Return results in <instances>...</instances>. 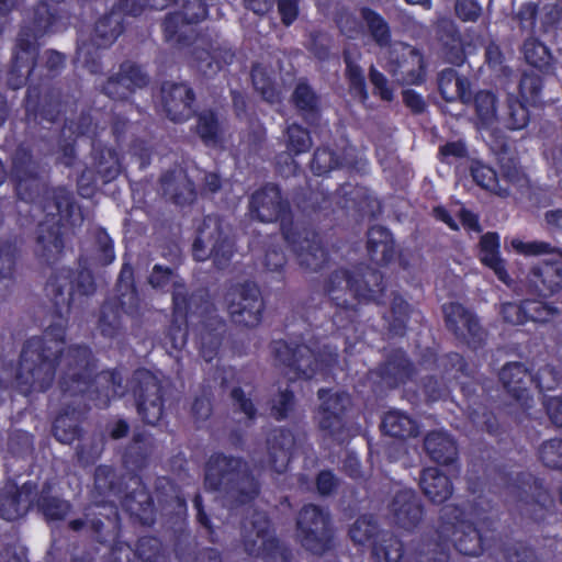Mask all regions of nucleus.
<instances>
[{
    "label": "nucleus",
    "mask_w": 562,
    "mask_h": 562,
    "mask_svg": "<svg viewBox=\"0 0 562 562\" xmlns=\"http://www.w3.org/2000/svg\"><path fill=\"white\" fill-rule=\"evenodd\" d=\"M61 325L47 328L42 336L32 337L23 346L19 366L0 370V384L13 380L24 394L47 390L59 371V385L65 394L76 395L88 390L94 369L90 350L82 346L65 349Z\"/></svg>",
    "instance_id": "nucleus-1"
},
{
    "label": "nucleus",
    "mask_w": 562,
    "mask_h": 562,
    "mask_svg": "<svg viewBox=\"0 0 562 562\" xmlns=\"http://www.w3.org/2000/svg\"><path fill=\"white\" fill-rule=\"evenodd\" d=\"M43 211L45 218L36 231L34 252L42 261L50 263L58 259L64 249L63 222L76 226L81 218L70 192L64 188L46 192Z\"/></svg>",
    "instance_id": "nucleus-2"
},
{
    "label": "nucleus",
    "mask_w": 562,
    "mask_h": 562,
    "mask_svg": "<svg viewBox=\"0 0 562 562\" xmlns=\"http://www.w3.org/2000/svg\"><path fill=\"white\" fill-rule=\"evenodd\" d=\"M273 352L283 373L289 380L325 378L337 366L336 348L328 344L314 342L292 346L285 341H274Z\"/></svg>",
    "instance_id": "nucleus-3"
},
{
    "label": "nucleus",
    "mask_w": 562,
    "mask_h": 562,
    "mask_svg": "<svg viewBox=\"0 0 562 562\" xmlns=\"http://www.w3.org/2000/svg\"><path fill=\"white\" fill-rule=\"evenodd\" d=\"M436 532L442 543L452 542L460 553L476 557L492 539L493 522L484 519L474 525L461 508L447 505L440 510Z\"/></svg>",
    "instance_id": "nucleus-4"
},
{
    "label": "nucleus",
    "mask_w": 562,
    "mask_h": 562,
    "mask_svg": "<svg viewBox=\"0 0 562 562\" xmlns=\"http://www.w3.org/2000/svg\"><path fill=\"white\" fill-rule=\"evenodd\" d=\"M205 485L214 491H223L228 498L244 504L258 493V485L248 473L246 464L236 458L214 454L210 458Z\"/></svg>",
    "instance_id": "nucleus-5"
},
{
    "label": "nucleus",
    "mask_w": 562,
    "mask_h": 562,
    "mask_svg": "<svg viewBox=\"0 0 562 562\" xmlns=\"http://www.w3.org/2000/svg\"><path fill=\"white\" fill-rule=\"evenodd\" d=\"M143 11V4L137 0H121L110 14L101 18L95 25L93 44L82 43L77 49V63L95 74L100 70L99 54L92 50V46H110L123 31V14L136 16Z\"/></svg>",
    "instance_id": "nucleus-6"
},
{
    "label": "nucleus",
    "mask_w": 562,
    "mask_h": 562,
    "mask_svg": "<svg viewBox=\"0 0 562 562\" xmlns=\"http://www.w3.org/2000/svg\"><path fill=\"white\" fill-rule=\"evenodd\" d=\"M55 23V15L46 3H41L34 11V30L29 34L23 30L18 38L12 67L8 76V85L12 89L21 88L31 74L37 49L35 41L38 36L50 31Z\"/></svg>",
    "instance_id": "nucleus-7"
},
{
    "label": "nucleus",
    "mask_w": 562,
    "mask_h": 562,
    "mask_svg": "<svg viewBox=\"0 0 562 562\" xmlns=\"http://www.w3.org/2000/svg\"><path fill=\"white\" fill-rule=\"evenodd\" d=\"M240 541L244 551L267 562H288L289 553L283 549L265 513L256 512L241 525Z\"/></svg>",
    "instance_id": "nucleus-8"
},
{
    "label": "nucleus",
    "mask_w": 562,
    "mask_h": 562,
    "mask_svg": "<svg viewBox=\"0 0 562 562\" xmlns=\"http://www.w3.org/2000/svg\"><path fill=\"white\" fill-rule=\"evenodd\" d=\"M233 252V243L221 220L213 215L206 216L193 244L194 258L199 261L212 258L218 268H224L232 259Z\"/></svg>",
    "instance_id": "nucleus-9"
},
{
    "label": "nucleus",
    "mask_w": 562,
    "mask_h": 562,
    "mask_svg": "<svg viewBox=\"0 0 562 562\" xmlns=\"http://www.w3.org/2000/svg\"><path fill=\"white\" fill-rule=\"evenodd\" d=\"M45 290L47 296L61 312L68 311L76 297L93 294L95 285L89 270L72 271L61 268L49 277Z\"/></svg>",
    "instance_id": "nucleus-10"
},
{
    "label": "nucleus",
    "mask_w": 562,
    "mask_h": 562,
    "mask_svg": "<svg viewBox=\"0 0 562 562\" xmlns=\"http://www.w3.org/2000/svg\"><path fill=\"white\" fill-rule=\"evenodd\" d=\"M382 290V277L375 270L352 274L347 270H338L330 274L325 286L326 293L334 301L341 299L340 292H350L360 300H376Z\"/></svg>",
    "instance_id": "nucleus-11"
},
{
    "label": "nucleus",
    "mask_w": 562,
    "mask_h": 562,
    "mask_svg": "<svg viewBox=\"0 0 562 562\" xmlns=\"http://www.w3.org/2000/svg\"><path fill=\"white\" fill-rule=\"evenodd\" d=\"M296 536L307 551L325 553L331 539L328 514L316 505L304 506L296 520Z\"/></svg>",
    "instance_id": "nucleus-12"
},
{
    "label": "nucleus",
    "mask_w": 562,
    "mask_h": 562,
    "mask_svg": "<svg viewBox=\"0 0 562 562\" xmlns=\"http://www.w3.org/2000/svg\"><path fill=\"white\" fill-rule=\"evenodd\" d=\"M182 9L183 12L169 13L164 22L165 41L177 49L191 45L195 35L192 24L206 16V8L202 0L183 1Z\"/></svg>",
    "instance_id": "nucleus-13"
},
{
    "label": "nucleus",
    "mask_w": 562,
    "mask_h": 562,
    "mask_svg": "<svg viewBox=\"0 0 562 562\" xmlns=\"http://www.w3.org/2000/svg\"><path fill=\"white\" fill-rule=\"evenodd\" d=\"M385 69L401 85H419L424 80V60L413 46L392 43L387 49Z\"/></svg>",
    "instance_id": "nucleus-14"
},
{
    "label": "nucleus",
    "mask_w": 562,
    "mask_h": 562,
    "mask_svg": "<svg viewBox=\"0 0 562 562\" xmlns=\"http://www.w3.org/2000/svg\"><path fill=\"white\" fill-rule=\"evenodd\" d=\"M173 273L169 268H165L160 265H156L149 277V283L154 288H162L168 282L173 281L172 302H173V316L175 323L178 324V337L173 338V346L179 348L186 342V331H182L181 325L190 322L194 323V316L198 314L196 311L191 310V303L193 297L188 301L187 291L182 284L173 280Z\"/></svg>",
    "instance_id": "nucleus-15"
},
{
    "label": "nucleus",
    "mask_w": 562,
    "mask_h": 562,
    "mask_svg": "<svg viewBox=\"0 0 562 562\" xmlns=\"http://www.w3.org/2000/svg\"><path fill=\"white\" fill-rule=\"evenodd\" d=\"M225 300L235 323L249 327L259 324L263 304L256 285L244 284L232 288Z\"/></svg>",
    "instance_id": "nucleus-16"
},
{
    "label": "nucleus",
    "mask_w": 562,
    "mask_h": 562,
    "mask_svg": "<svg viewBox=\"0 0 562 562\" xmlns=\"http://www.w3.org/2000/svg\"><path fill=\"white\" fill-rule=\"evenodd\" d=\"M12 179L20 199L34 201L43 189L40 166L25 148H19L12 160Z\"/></svg>",
    "instance_id": "nucleus-17"
},
{
    "label": "nucleus",
    "mask_w": 562,
    "mask_h": 562,
    "mask_svg": "<svg viewBox=\"0 0 562 562\" xmlns=\"http://www.w3.org/2000/svg\"><path fill=\"white\" fill-rule=\"evenodd\" d=\"M317 396L319 404L315 412V420L322 430L334 436L342 428L350 397L345 392L325 389H321Z\"/></svg>",
    "instance_id": "nucleus-18"
},
{
    "label": "nucleus",
    "mask_w": 562,
    "mask_h": 562,
    "mask_svg": "<svg viewBox=\"0 0 562 562\" xmlns=\"http://www.w3.org/2000/svg\"><path fill=\"white\" fill-rule=\"evenodd\" d=\"M135 380L138 382L135 390L138 413L147 424L155 425L164 412L160 383L147 371H138Z\"/></svg>",
    "instance_id": "nucleus-19"
},
{
    "label": "nucleus",
    "mask_w": 562,
    "mask_h": 562,
    "mask_svg": "<svg viewBox=\"0 0 562 562\" xmlns=\"http://www.w3.org/2000/svg\"><path fill=\"white\" fill-rule=\"evenodd\" d=\"M250 210L261 222H273L280 220L282 231H290L285 227L289 220V205L281 198L278 187L269 184L256 191L251 196Z\"/></svg>",
    "instance_id": "nucleus-20"
},
{
    "label": "nucleus",
    "mask_w": 562,
    "mask_h": 562,
    "mask_svg": "<svg viewBox=\"0 0 562 562\" xmlns=\"http://www.w3.org/2000/svg\"><path fill=\"white\" fill-rule=\"evenodd\" d=\"M447 327L460 339L476 347L483 341L484 330L476 316L459 303L443 305Z\"/></svg>",
    "instance_id": "nucleus-21"
},
{
    "label": "nucleus",
    "mask_w": 562,
    "mask_h": 562,
    "mask_svg": "<svg viewBox=\"0 0 562 562\" xmlns=\"http://www.w3.org/2000/svg\"><path fill=\"white\" fill-rule=\"evenodd\" d=\"M424 516L423 505L412 490L395 493L389 505V519L392 524L406 531L414 530Z\"/></svg>",
    "instance_id": "nucleus-22"
},
{
    "label": "nucleus",
    "mask_w": 562,
    "mask_h": 562,
    "mask_svg": "<svg viewBox=\"0 0 562 562\" xmlns=\"http://www.w3.org/2000/svg\"><path fill=\"white\" fill-rule=\"evenodd\" d=\"M284 238L292 246L299 265L307 271H318L327 262V254L317 237L310 233L284 231Z\"/></svg>",
    "instance_id": "nucleus-23"
},
{
    "label": "nucleus",
    "mask_w": 562,
    "mask_h": 562,
    "mask_svg": "<svg viewBox=\"0 0 562 562\" xmlns=\"http://www.w3.org/2000/svg\"><path fill=\"white\" fill-rule=\"evenodd\" d=\"M499 313L504 322L512 325H522L528 321L549 322L559 314V310L538 300H526L521 303H503Z\"/></svg>",
    "instance_id": "nucleus-24"
},
{
    "label": "nucleus",
    "mask_w": 562,
    "mask_h": 562,
    "mask_svg": "<svg viewBox=\"0 0 562 562\" xmlns=\"http://www.w3.org/2000/svg\"><path fill=\"white\" fill-rule=\"evenodd\" d=\"M36 495V484L26 482L21 487L7 483L0 491V517L18 520L26 515Z\"/></svg>",
    "instance_id": "nucleus-25"
},
{
    "label": "nucleus",
    "mask_w": 562,
    "mask_h": 562,
    "mask_svg": "<svg viewBox=\"0 0 562 562\" xmlns=\"http://www.w3.org/2000/svg\"><path fill=\"white\" fill-rule=\"evenodd\" d=\"M193 100L191 88L184 83L166 82L161 88L164 111L173 122H183L191 117Z\"/></svg>",
    "instance_id": "nucleus-26"
},
{
    "label": "nucleus",
    "mask_w": 562,
    "mask_h": 562,
    "mask_svg": "<svg viewBox=\"0 0 562 562\" xmlns=\"http://www.w3.org/2000/svg\"><path fill=\"white\" fill-rule=\"evenodd\" d=\"M529 285L542 296H552L562 290V260H543L528 274Z\"/></svg>",
    "instance_id": "nucleus-27"
},
{
    "label": "nucleus",
    "mask_w": 562,
    "mask_h": 562,
    "mask_svg": "<svg viewBox=\"0 0 562 562\" xmlns=\"http://www.w3.org/2000/svg\"><path fill=\"white\" fill-rule=\"evenodd\" d=\"M502 169L503 176L499 180L492 168L482 164H476L472 167V176L474 181L482 188L499 196H507L510 194L509 184H518L524 179L520 175V171L516 167L508 170H506L505 167Z\"/></svg>",
    "instance_id": "nucleus-28"
},
{
    "label": "nucleus",
    "mask_w": 562,
    "mask_h": 562,
    "mask_svg": "<svg viewBox=\"0 0 562 562\" xmlns=\"http://www.w3.org/2000/svg\"><path fill=\"white\" fill-rule=\"evenodd\" d=\"M234 52L227 45L212 46L205 49L195 43L192 50V63L196 69L206 77L217 74L225 65L233 61Z\"/></svg>",
    "instance_id": "nucleus-29"
},
{
    "label": "nucleus",
    "mask_w": 562,
    "mask_h": 562,
    "mask_svg": "<svg viewBox=\"0 0 562 562\" xmlns=\"http://www.w3.org/2000/svg\"><path fill=\"white\" fill-rule=\"evenodd\" d=\"M147 82V76L139 67L132 64H123L117 76L109 79L104 91L113 99H126L136 88H142Z\"/></svg>",
    "instance_id": "nucleus-30"
},
{
    "label": "nucleus",
    "mask_w": 562,
    "mask_h": 562,
    "mask_svg": "<svg viewBox=\"0 0 562 562\" xmlns=\"http://www.w3.org/2000/svg\"><path fill=\"white\" fill-rule=\"evenodd\" d=\"M295 445V438L290 430L274 429L268 437L267 447L269 464L278 473L286 470L291 453Z\"/></svg>",
    "instance_id": "nucleus-31"
},
{
    "label": "nucleus",
    "mask_w": 562,
    "mask_h": 562,
    "mask_svg": "<svg viewBox=\"0 0 562 562\" xmlns=\"http://www.w3.org/2000/svg\"><path fill=\"white\" fill-rule=\"evenodd\" d=\"M199 315L203 317L200 324L199 333L201 337V355L206 361H211L220 346V336L216 333L223 327L222 322L210 308V305L205 303Z\"/></svg>",
    "instance_id": "nucleus-32"
},
{
    "label": "nucleus",
    "mask_w": 562,
    "mask_h": 562,
    "mask_svg": "<svg viewBox=\"0 0 562 562\" xmlns=\"http://www.w3.org/2000/svg\"><path fill=\"white\" fill-rule=\"evenodd\" d=\"M419 484L425 496L435 504L446 502L453 492L450 479L437 468L425 469Z\"/></svg>",
    "instance_id": "nucleus-33"
},
{
    "label": "nucleus",
    "mask_w": 562,
    "mask_h": 562,
    "mask_svg": "<svg viewBox=\"0 0 562 562\" xmlns=\"http://www.w3.org/2000/svg\"><path fill=\"white\" fill-rule=\"evenodd\" d=\"M133 270L130 266L124 265L120 277V296L119 302L121 310L128 316L136 318L145 310L144 302L139 299L133 283H132Z\"/></svg>",
    "instance_id": "nucleus-34"
},
{
    "label": "nucleus",
    "mask_w": 562,
    "mask_h": 562,
    "mask_svg": "<svg viewBox=\"0 0 562 562\" xmlns=\"http://www.w3.org/2000/svg\"><path fill=\"white\" fill-rule=\"evenodd\" d=\"M425 449L437 463L450 464L458 456L454 440L445 431L429 432L425 438Z\"/></svg>",
    "instance_id": "nucleus-35"
},
{
    "label": "nucleus",
    "mask_w": 562,
    "mask_h": 562,
    "mask_svg": "<svg viewBox=\"0 0 562 562\" xmlns=\"http://www.w3.org/2000/svg\"><path fill=\"white\" fill-rule=\"evenodd\" d=\"M499 379L507 392L518 401L525 400L527 386L533 381L525 366L519 362L504 366L501 370Z\"/></svg>",
    "instance_id": "nucleus-36"
},
{
    "label": "nucleus",
    "mask_w": 562,
    "mask_h": 562,
    "mask_svg": "<svg viewBox=\"0 0 562 562\" xmlns=\"http://www.w3.org/2000/svg\"><path fill=\"white\" fill-rule=\"evenodd\" d=\"M499 237L496 233H487L482 236L480 241L481 261L490 267L497 278L504 282H509V276L505 269L504 260L499 257Z\"/></svg>",
    "instance_id": "nucleus-37"
},
{
    "label": "nucleus",
    "mask_w": 562,
    "mask_h": 562,
    "mask_svg": "<svg viewBox=\"0 0 562 562\" xmlns=\"http://www.w3.org/2000/svg\"><path fill=\"white\" fill-rule=\"evenodd\" d=\"M361 54L356 49H346L344 59L346 64V78L349 83L350 92L361 102L368 100V90L363 69L359 65Z\"/></svg>",
    "instance_id": "nucleus-38"
},
{
    "label": "nucleus",
    "mask_w": 562,
    "mask_h": 562,
    "mask_svg": "<svg viewBox=\"0 0 562 562\" xmlns=\"http://www.w3.org/2000/svg\"><path fill=\"white\" fill-rule=\"evenodd\" d=\"M385 434L396 438L415 437L419 432L417 423L402 411L387 412L382 420Z\"/></svg>",
    "instance_id": "nucleus-39"
},
{
    "label": "nucleus",
    "mask_w": 562,
    "mask_h": 562,
    "mask_svg": "<svg viewBox=\"0 0 562 562\" xmlns=\"http://www.w3.org/2000/svg\"><path fill=\"white\" fill-rule=\"evenodd\" d=\"M16 247L12 241L0 243V297H3L15 276Z\"/></svg>",
    "instance_id": "nucleus-40"
},
{
    "label": "nucleus",
    "mask_w": 562,
    "mask_h": 562,
    "mask_svg": "<svg viewBox=\"0 0 562 562\" xmlns=\"http://www.w3.org/2000/svg\"><path fill=\"white\" fill-rule=\"evenodd\" d=\"M529 121L528 110L525 104L514 95H508L505 110L499 114L498 122L507 128L516 131L527 126Z\"/></svg>",
    "instance_id": "nucleus-41"
},
{
    "label": "nucleus",
    "mask_w": 562,
    "mask_h": 562,
    "mask_svg": "<svg viewBox=\"0 0 562 562\" xmlns=\"http://www.w3.org/2000/svg\"><path fill=\"white\" fill-rule=\"evenodd\" d=\"M37 507L47 520H60L70 512V504L50 495V487L44 486L37 498Z\"/></svg>",
    "instance_id": "nucleus-42"
},
{
    "label": "nucleus",
    "mask_w": 562,
    "mask_h": 562,
    "mask_svg": "<svg viewBox=\"0 0 562 562\" xmlns=\"http://www.w3.org/2000/svg\"><path fill=\"white\" fill-rule=\"evenodd\" d=\"M474 109L483 126H491L499 120L496 95L491 91L482 90L475 94Z\"/></svg>",
    "instance_id": "nucleus-43"
},
{
    "label": "nucleus",
    "mask_w": 562,
    "mask_h": 562,
    "mask_svg": "<svg viewBox=\"0 0 562 562\" xmlns=\"http://www.w3.org/2000/svg\"><path fill=\"white\" fill-rule=\"evenodd\" d=\"M368 249L376 260H387L393 251L390 232L381 226H374L368 232Z\"/></svg>",
    "instance_id": "nucleus-44"
},
{
    "label": "nucleus",
    "mask_w": 562,
    "mask_h": 562,
    "mask_svg": "<svg viewBox=\"0 0 562 562\" xmlns=\"http://www.w3.org/2000/svg\"><path fill=\"white\" fill-rule=\"evenodd\" d=\"M293 101L296 108L303 113L308 122H314L318 116V97L304 82H300L293 93Z\"/></svg>",
    "instance_id": "nucleus-45"
},
{
    "label": "nucleus",
    "mask_w": 562,
    "mask_h": 562,
    "mask_svg": "<svg viewBox=\"0 0 562 562\" xmlns=\"http://www.w3.org/2000/svg\"><path fill=\"white\" fill-rule=\"evenodd\" d=\"M361 18L366 22L374 42L380 47H390L391 32L386 21L380 14L368 8L361 9Z\"/></svg>",
    "instance_id": "nucleus-46"
},
{
    "label": "nucleus",
    "mask_w": 562,
    "mask_h": 562,
    "mask_svg": "<svg viewBox=\"0 0 562 562\" xmlns=\"http://www.w3.org/2000/svg\"><path fill=\"white\" fill-rule=\"evenodd\" d=\"M379 535V527L372 516L359 517L350 527L349 536L351 540L360 546L370 543L372 548L374 542H378L375 538Z\"/></svg>",
    "instance_id": "nucleus-47"
},
{
    "label": "nucleus",
    "mask_w": 562,
    "mask_h": 562,
    "mask_svg": "<svg viewBox=\"0 0 562 562\" xmlns=\"http://www.w3.org/2000/svg\"><path fill=\"white\" fill-rule=\"evenodd\" d=\"M196 128L206 145L215 146L222 142L223 128L213 112L201 113Z\"/></svg>",
    "instance_id": "nucleus-48"
},
{
    "label": "nucleus",
    "mask_w": 562,
    "mask_h": 562,
    "mask_svg": "<svg viewBox=\"0 0 562 562\" xmlns=\"http://www.w3.org/2000/svg\"><path fill=\"white\" fill-rule=\"evenodd\" d=\"M177 179L178 184L181 187L180 190L173 186L168 176L162 178V187L165 193L173 199L178 204L192 202L195 198V189L193 183L181 173H179Z\"/></svg>",
    "instance_id": "nucleus-49"
},
{
    "label": "nucleus",
    "mask_w": 562,
    "mask_h": 562,
    "mask_svg": "<svg viewBox=\"0 0 562 562\" xmlns=\"http://www.w3.org/2000/svg\"><path fill=\"white\" fill-rule=\"evenodd\" d=\"M126 508L132 515L138 517L144 524H151L153 518V502L145 491H139L133 496H128L125 501Z\"/></svg>",
    "instance_id": "nucleus-50"
},
{
    "label": "nucleus",
    "mask_w": 562,
    "mask_h": 562,
    "mask_svg": "<svg viewBox=\"0 0 562 562\" xmlns=\"http://www.w3.org/2000/svg\"><path fill=\"white\" fill-rule=\"evenodd\" d=\"M75 411L59 415L54 423V435L63 443H71L79 434Z\"/></svg>",
    "instance_id": "nucleus-51"
},
{
    "label": "nucleus",
    "mask_w": 562,
    "mask_h": 562,
    "mask_svg": "<svg viewBox=\"0 0 562 562\" xmlns=\"http://www.w3.org/2000/svg\"><path fill=\"white\" fill-rule=\"evenodd\" d=\"M524 56L526 61L532 67L541 70L550 64V53L548 48L536 38H528L524 43Z\"/></svg>",
    "instance_id": "nucleus-52"
},
{
    "label": "nucleus",
    "mask_w": 562,
    "mask_h": 562,
    "mask_svg": "<svg viewBox=\"0 0 562 562\" xmlns=\"http://www.w3.org/2000/svg\"><path fill=\"white\" fill-rule=\"evenodd\" d=\"M345 164H349L346 158L336 157L328 148H318L314 153L311 167L315 175L322 176Z\"/></svg>",
    "instance_id": "nucleus-53"
},
{
    "label": "nucleus",
    "mask_w": 562,
    "mask_h": 562,
    "mask_svg": "<svg viewBox=\"0 0 562 562\" xmlns=\"http://www.w3.org/2000/svg\"><path fill=\"white\" fill-rule=\"evenodd\" d=\"M373 554L386 562H398L403 555V546L401 541L387 533L382 536V542H374Z\"/></svg>",
    "instance_id": "nucleus-54"
},
{
    "label": "nucleus",
    "mask_w": 562,
    "mask_h": 562,
    "mask_svg": "<svg viewBox=\"0 0 562 562\" xmlns=\"http://www.w3.org/2000/svg\"><path fill=\"white\" fill-rule=\"evenodd\" d=\"M135 554L143 562H165V551L161 542L154 537L140 538Z\"/></svg>",
    "instance_id": "nucleus-55"
},
{
    "label": "nucleus",
    "mask_w": 562,
    "mask_h": 562,
    "mask_svg": "<svg viewBox=\"0 0 562 562\" xmlns=\"http://www.w3.org/2000/svg\"><path fill=\"white\" fill-rule=\"evenodd\" d=\"M252 82L256 90L262 95V98L273 103L279 100L280 92L272 83L266 69L261 66L254 67L251 71Z\"/></svg>",
    "instance_id": "nucleus-56"
},
{
    "label": "nucleus",
    "mask_w": 562,
    "mask_h": 562,
    "mask_svg": "<svg viewBox=\"0 0 562 562\" xmlns=\"http://www.w3.org/2000/svg\"><path fill=\"white\" fill-rule=\"evenodd\" d=\"M99 327L101 333L108 337H113L120 331L122 327L121 315L113 303H105L102 306Z\"/></svg>",
    "instance_id": "nucleus-57"
},
{
    "label": "nucleus",
    "mask_w": 562,
    "mask_h": 562,
    "mask_svg": "<svg viewBox=\"0 0 562 562\" xmlns=\"http://www.w3.org/2000/svg\"><path fill=\"white\" fill-rule=\"evenodd\" d=\"M286 146L294 154L307 151L312 146V140L307 131L297 124H292L286 128Z\"/></svg>",
    "instance_id": "nucleus-58"
},
{
    "label": "nucleus",
    "mask_w": 562,
    "mask_h": 562,
    "mask_svg": "<svg viewBox=\"0 0 562 562\" xmlns=\"http://www.w3.org/2000/svg\"><path fill=\"white\" fill-rule=\"evenodd\" d=\"M539 454L544 465L562 471V439L543 442Z\"/></svg>",
    "instance_id": "nucleus-59"
},
{
    "label": "nucleus",
    "mask_w": 562,
    "mask_h": 562,
    "mask_svg": "<svg viewBox=\"0 0 562 562\" xmlns=\"http://www.w3.org/2000/svg\"><path fill=\"white\" fill-rule=\"evenodd\" d=\"M409 305L401 297L394 296L391 307L392 321L390 322V330L395 335H402L408 319Z\"/></svg>",
    "instance_id": "nucleus-60"
},
{
    "label": "nucleus",
    "mask_w": 562,
    "mask_h": 562,
    "mask_svg": "<svg viewBox=\"0 0 562 562\" xmlns=\"http://www.w3.org/2000/svg\"><path fill=\"white\" fill-rule=\"evenodd\" d=\"M510 246L515 251L525 256H540L544 254L555 252V249L546 241H522L518 238H514L510 241ZM562 257V251L557 250Z\"/></svg>",
    "instance_id": "nucleus-61"
},
{
    "label": "nucleus",
    "mask_w": 562,
    "mask_h": 562,
    "mask_svg": "<svg viewBox=\"0 0 562 562\" xmlns=\"http://www.w3.org/2000/svg\"><path fill=\"white\" fill-rule=\"evenodd\" d=\"M541 88L542 79L538 72L531 71L524 74L519 83V89L526 101H535L539 95Z\"/></svg>",
    "instance_id": "nucleus-62"
},
{
    "label": "nucleus",
    "mask_w": 562,
    "mask_h": 562,
    "mask_svg": "<svg viewBox=\"0 0 562 562\" xmlns=\"http://www.w3.org/2000/svg\"><path fill=\"white\" fill-rule=\"evenodd\" d=\"M98 254L95 259L101 265H109L115 259L113 243L105 232H99L95 237Z\"/></svg>",
    "instance_id": "nucleus-63"
},
{
    "label": "nucleus",
    "mask_w": 562,
    "mask_h": 562,
    "mask_svg": "<svg viewBox=\"0 0 562 562\" xmlns=\"http://www.w3.org/2000/svg\"><path fill=\"white\" fill-rule=\"evenodd\" d=\"M481 5L476 0H457L456 13L464 22H474L481 15Z\"/></svg>",
    "instance_id": "nucleus-64"
}]
</instances>
